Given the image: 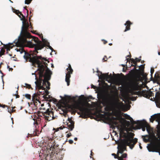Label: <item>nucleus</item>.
Returning a JSON list of instances; mask_svg holds the SVG:
<instances>
[{
  "mask_svg": "<svg viewBox=\"0 0 160 160\" xmlns=\"http://www.w3.org/2000/svg\"><path fill=\"white\" fill-rule=\"evenodd\" d=\"M139 67V69L141 70L143 74H144V65H141Z\"/></svg>",
  "mask_w": 160,
  "mask_h": 160,
  "instance_id": "b1692460",
  "label": "nucleus"
},
{
  "mask_svg": "<svg viewBox=\"0 0 160 160\" xmlns=\"http://www.w3.org/2000/svg\"><path fill=\"white\" fill-rule=\"evenodd\" d=\"M122 71L123 72H125L126 71V70L124 68H123Z\"/></svg>",
  "mask_w": 160,
  "mask_h": 160,
  "instance_id": "0e129e2a",
  "label": "nucleus"
},
{
  "mask_svg": "<svg viewBox=\"0 0 160 160\" xmlns=\"http://www.w3.org/2000/svg\"><path fill=\"white\" fill-rule=\"evenodd\" d=\"M15 108V107H13V108H12V110H11V112H15V111H16V110H14V109H13V108Z\"/></svg>",
  "mask_w": 160,
  "mask_h": 160,
  "instance_id": "49530a36",
  "label": "nucleus"
},
{
  "mask_svg": "<svg viewBox=\"0 0 160 160\" xmlns=\"http://www.w3.org/2000/svg\"><path fill=\"white\" fill-rule=\"evenodd\" d=\"M117 158H118V160H123L122 157H119L118 155V157Z\"/></svg>",
  "mask_w": 160,
  "mask_h": 160,
  "instance_id": "a19ab883",
  "label": "nucleus"
},
{
  "mask_svg": "<svg viewBox=\"0 0 160 160\" xmlns=\"http://www.w3.org/2000/svg\"><path fill=\"white\" fill-rule=\"evenodd\" d=\"M42 97L44 98H52V97L50 95H48V97H45V96H42Z\"/></svg>",
  "mask_w": 160,
  "mask_h": 160,
  "instance_id": "c9c22d12",
  "label": "nucleus"
},
{
  "mask_svg": "<svg viewBox=\"0 0 160 160\" xmlns=\"http://www.w3.org/2000/svg\"><path fill=\"white\" fill-rule=\"evenodd\" d=\"M24 54L26 56L28 57V58L31 57L30 54L28 53L27 52L25 51L24 52Z\"/></svg>",
  "mask_w": 160,
  "mask_h": 160,
  "instance_id": "7c9ffc66",
  "label": "nucleus"
},
{
  "mask_svg": "<svg viewBox=\"0 0 160 160\" xmlns=\"http://www.w3.org/2000/svg\"><path fill=\"white\" fill-rule=\"evenodd\" d=\"M125 117L126 119L131 121L132 128L133 129H140L141 127L143 126L142 123L141 121H137L136 122L134 121L132 118L128 115L125 114Z\"/></svg>",
  "mask_w": 160,
  "mask_h": 160,
  "instance_id": "20e7f679",
  "label": "nucleus"
},
{
  "mask_svg": "<svg viewBox=\"0 0 160 160\" xmlns=\"http://www.w3.org/2000/svg\"><path fill=\"white\" fill-rule=\"evenodd\" d=\"M44 42L46 46L48 47V48L50 49L51 50L52 52H55V50H54L53 48L50 45L49 42H48L47 40H44L43 41Z\"/></svg>",
  "mask_w": 160,
  "mask_h": 160,
  "instance_id": "aec40b11",
  "label": "nucleus"
},
{
  "mask_svg": "<svg viewBox=\"0 0 160 160\" xmlns=\"http://www.w3.org/2000/svg\"><path fill=\"white\" fill-rule=\"evenodd\" d=\"M40 72L42 78H43V79H41V80L38 82V88L40 87L42 88V85L46 86V88L48 90L50 89V83L48 81L50 79L51 77V75L52 74V72L50 70V71H48L47 73H46L45 76H44V73H43L41 70H39Z\"/></svg>",
  "mask_w": 160,
  "mask_h": 160,
  "instance_id": "f03ea898",
  "label": "nucleus"
},
{
  "mask_svg": "<svg viewBox=\"0 0 160 160\" xmlns=\"http://www.w3.org/2000/svg\"><path fill=\"white\" fill-rule=\"evenodd\" d=\"M28 61L31 62L32 65L33 64H36L38 65L37 70H41L43 73H44V76L46 75V74L48 72V71H50V70L48 67V64L44 61H41L38 60V56L35 58L34 57L33 58H31L30 57L27 58Z\"/></svg>",
  "mask_w": 160,
  "mask_h": 160,
  "instance_id": "f257e3e1",
  "label": "nucleus"
},
{
  "mask_svg": "<svg viewBox=\"0 0 160 160\" xmlns=\"http://www.w3.org/2000/svg\"><path fill=\"white\" fill-rule=\"evenodd\" d=\"M134 74L133 75L132 78H134L136 80L139 79L141 77V75L143 74L141 70L139 69H136Z\"/></svg>",
  "mask_w": 160,
  "mask_h": 160,
  "instance_id": "1a4fd4ad",
  "label": "nucleus"
},
{
  "mask_svg": "<svg viewBox=\"0 0 160 160\" xmlns=\"http://www.w3.org/2000/svg\"><path fill=\"white\" fill-rule=\"evenodd\" d=\"M112 156H114V158H117L118 157V155H117L113 153H112Z\"/></svg>",
  "mask_w": 160,
  "mask_h": 160,
  "instance_id": "58836bf2",
  "label": "nucleus"
},
{
  "mask_svg": "<svg viewBox=\"0 0 160 160\" xmlns=\"http://www.w3.org/2000/svg\"><path fill=\"white\" fill-rule=\"evenodd\" d=\"M129 92L132 95H138L139 94V91L135 92L133 90H130L129 91Z\"/></svg>",
  "mask_w": 160,
  "mask_h": 160,
  "instance_id": "4be33fe9",
  "label": "nucleus"
},
{
  "mask_svg": "<svg viewBox=\"0 0 160 160\" xmlns=\"http://www.w3.org/2000/svg\"><path fill=\"white\" fill-rule=\"evenodd\" d=\"M97 72H99L101 74L100 77H99V78L101 79L108 80V79H110L112 78V75L111 74H110V75H109V73H102L101 72L98 71V70Z\"/></svg>",
  "mask_w": 160,
  "mask_h": 160,
  "instance_id": "9d476101",
  "label": "nucleus"
},
{
  "mask_svg": "<svg viewBox=\"0 0 160 160\" xmlns=\"http://www.w3.org/2000/svg\"><path fill=\"white\" fill-rule=\"evenodd\" d=\"M132 24L130 21H127L126 23L124 24L125 26H126L125 29L124 31V32H126L127 31L129 30L130 29V26Z\"/></svg>",
  "mask_w": 160,
  "mask_h": 160,
  "instance_id": "f3484780",
  "label": "nucleus"
},
{
  "mask_svg": "<svg viewBox=\"0 0 160 160\" xmlns=\"http://www.w3.org/2000/svg\"><path fill=\"white\" fill-rule=\"evenodd\" d=\"M93 153L92 152V151H91V158H92V156L93 155Z\"/></svg>",
  "mask_w": 160,
  "mask_h": 160,
  "instance_id": "6e6d98bb",
  "label": "nucleus"
},
{
  "mask_svg": "<svg viewBox=\"0 0 160 160\" xmlns=\"http://www.w3.org/2000/svg\"><path fill=\"white\" fill-rule=\"evenodd\" d=\"M158 138H159L160 137V131H158Z\"/></svg>",
  "mask_w": 160,
  "mask_h": 160,
  "instance_id": "3c124183",
  "label": "nucleus"
},
{
  "mask_svg": "<svg viewBox=\"0 0 160 160\" xmlns=\"http://www.w3.org/2000/svg\"><path fill=\"white\" fill-rule=\"evenodd\" d=\"M135 60L137 63V62H139L141 61V59H139L138 58H136Z\"/></svg>",
  "mask_w": 160,
  "mask_h": 160,
  "instance_id": "4c0bfd02",
  "label": "nucleus"
},
{
  "mask_svg": "<svg viewBox=\"0 0 160 160\" xmlns=\"http://www.w3.org/2000/svg\"><path fill=\"white\" fill-rule=\"evenodd\" d=\"M126 60H127L126 63L127 62H129V64H130V62H131V63H132V64H134V65H135L136 66H137V63L136 61L135 60V59H134L132 58H127Z\"/></svg>",
  "mask_w": 160,
  "mask_h": 160,
  "instance_id": "a211bd4d",
  "label": "nucleus"
},
{
  "mask_svg": "<svg viewBox=\"0 0 160 160\" xmlns=\"http://www.w3.org/2000/svg\"><path fill=\"white\" fill-rule=\"evenodd\" d=\"M90 117H91V119L92 118V113L91 111V116H90Z\"/></svg>",
  "mask_w": 160,
  "mask_h": 160,
  "instance_id": "e2e57ef3",
  "label": "nucleus"
},
{
  "mask_svg": "<svg viewBox=\"0 0 160 160\" xmlns=\"http://www.w3.org/2000/svg\"><path fill=\"white\" fill-rule=\"evenodd\" d=\"M25 85L26 86H29V88H31V85L30 84H28L27 83H25Z\"/></svg>",
  "mask_w": 160,
  "mask_h": 160,
  "instance_id": "8fccbe9b",
  "label": "nucleus"
},
{
  "mask_svg": "<svg viewBox=\"0 0 160 160\" xmlns=\"http://www.w3.org/2000/svg\"><path fill=\"white\" fill-rule=\"evenodd\" d=\"M25 97L28 99H31V96L30 94H26L25 95Z\"/></svg>",
  "mask_w": 160,
  "mask_h": 160,
  "instance_id": "bb28decb",
  "label": "nucleus"
},
{
  "mask_svg": "<svg viewBox=\"0 0 160 160\" xmlns=\"http://www.w3.org/2000/svg\"><path fill=\"white\" fill-rule=\"evenodd\" d=\"M7 68L9 70V71H10V70H11L12 71L13 70V68H10L8 65L7 66Z\"/></svg>",
  "mask_w": 160,
  "mask_h": 160,
  "instance_id": "a18cd8bd",
  "label": "nucleus"
},
{
  "mask_svg": "<svg viewBox=\"0 0 160 160\" xmlns=\"http://www.w3.org/2000/svg\"><path fill=\"white\" fill-rule=\"evenodd\" d=\"M122 66L124 68L126 66V68H127V65L126 64V65L122 64Z\"/></svg>",
  "mask_w": 160,
  "mask_h": 160,
  "instance_id": "bf43d9fd",
  "label": "nucleus"
},
{
  "mask_svg": "<svg viewBox=\"0 0 160 160\" xmlns=\"http://www.w3.org/2000/svg\"><path fill=\"white\" fill-rule=\"evenodd\" d=\"M76 97L79 98L80 100V102H85L86 105H89V103H88V102L90 101V95H89L88 97L85 96L83 95H81L79 96L76 95V96H73V98H75Z\"/></svg>",
  "mask_w": 160,
  "mask_h": 160,
  "instance_id": "6e6552de",
  "label": "nucleus"
},
{
  "mask_svg": "<svg viewBox=\"0 0 160 160\" xmlns=\"http://www.w3.org/2000/svg\"><path fill=\"white\" fill-rule=\"evenodd\" d=\"M19 97V95H16V98H18Z\"/></svg>",
  "mask_w": 160,
  "mask_h": 160,
  "instance_id": "338daca9",
  "label": "nucleus"
},
{
  "mask_svg": "<svg viewBox=\"0 0 160 160\" xmlns=\"http://www.w3.org/2000/svg\"><path fill=\"white\" fill-rule=\"evenodd\" d=\"M10 50V49L9 48H7L6 49V51L7 52H8V51H9Z\"/></svg>",
  "mask_w": 160,
  "mask_h": 160,
  "instance_id": "69168bd1",
  "label": "nucleus"
},
{
  "mask_svg": "<svg viewBox=\"0 0 160 160\" xmlns=\"http://www.w3.org/2000/svg\"><path fill=\"white\" fill-rule=\"evenodd\" d=\"M12 9L13 12L17 14L20 18L21 20L22 21L23 20V17L25 18L26 17H27L28 15V10L27 9L25 10V7L23 8V13L24 14V15L18 10L14 9L12 7Z\"/></svg>",
  "mask_w": 160,
  "mask_h": 160,
  "instance_id": "39448f33",
  "label": "nucleus"
},
{
  "mask_svg": "<svg viewBox=\"0 0 160 160\" xmlns=\"http://www.w3.org/2000/svg\"><path fill=\"white\" fill-rule=\"evenodd\" d=\"M131 57V54H130V55H127L126 57V59H127V58H128H128H130Z\"/></svg>",
  "mask_w": 160,
  "mask_h": 160,
  "instance_id": "603ef678",
  "label": "nucleus"
},
{
  "mask_svg": "<svg viewBox=\"0 0 160 160\" xmlns=\"http://www.w3.org/2000/svg\"><path fill=\"white\" fill-rule=\"evenodd\" d=\"M127 154L126 153H125L123 154L121 156L122 157V158H127Z\"/></svg>",
  "mask_w": 160,
  "mask_h": 160,
  "instance_id": "2f4dec72",
  "label": "nucleus"
},
{
  "mask_svg": "<svg viewBox=\"0 0 160 160\" xmlns=\"http://www.w3.org/2000/svg\"><path fill=\"white\" fill-rule=\"evenodd\" d=\"M74 140H75V141H77V140H78V138H74Z\"/></svg>",
  "mask_w": 160,
  "mask_h": 160,
  "instance_id": "774afa93",
  "label": "nucleus"
},
{
  "mask_svg": "<svg viewBox=\"0 0 160 160\" xmlns=\"http://www.w3.org/2000/svg\"><path fill=\"white\" fill-rule=\"evenodd\" d=\"M39 92L40 93V94H42V95H43L44 93H45V91H39Z\"/></svg>",
  "mask_w": 160,
  "mask_h": 160,
  "instance_id": "de8ad7c7",
  "label": "nucleus"
},
{
  "mask_svg": "<svg viewBox=\"0 0 160 160\" xmlns=\"http://www.w3.org/2000/svg\"><path fill=\"white\" fill-rule=\"evenodd\" d=\"M32 0H25V4H29Z\"/></svg>",
  "mask_w": 160,
  "mask_h": 160,
  "instance_id": "c756f323",
  "label": "nucleus"
},
{
  "mask_svg": "<svg viewBox=\"0 0 160 160\" xmlns=\"http://www.w3.org/2000/svg\"><path fill=\"white\" fill-rule=\"evenodd\" d=\"M38 60H39V59L43 60L45 61H48V63H49V61L47 59V58H45L42 57L41 56H38Z\"/></svg>",
  "mask_w": 160,
  "mask_h": 160,
  "instance_id": "5701e85b",
  "label": "nucleus"
},
{
  "mask_svg": "<svg viewBox=\"0 0 160 160\" xmlns=\"http://www.w3.org/2000/svg\"><path fill=\"white\" fill-rule=\"evenodd\" d=\"M39 89H42V90H45V92H47L48 93H48H49L48 91L47 90H46V88L44 87H43V85H42V88H41V87H40L39 88Z\"/></svg>",
  "mask_w": 160,
  "mask_h": 160,
  "instance_id": "cd10ccee",
  "label": "nucleus"
},
{
  "mask_svg": "<svg viewBox=\"0 0 160 160\" xmlns=\"http://www.w3.org/2000/svg\"><path fill=\"white\" fill-rule=\"evenodd\" d=\"M65 128L66 127H65L64 126H63V127H62V126H61V127H60L59 128L60 129L62 130V129L63 128Z\"/></svg>",
  "mask_w": 160,
  "mask_h": 160,
  "instance_id": "864d4df0",
  "label": "nucleus"
},
{
  "mask_svg": "<svg viewBox=\"0 0 160 160\" xmlns=\"http://www.w3.org/2000/svg\"><path fill=\"white\" fill-rule=\"evenodd\" d=\"M111 122L112 124H115L116 125H118V123L116 121L111 120Z\"/></svg>",
  "mask_w": 160,
  "mask_h": 160,
  "instance_id": "72a5a7b5",
  "label": "nucleus"
},
{
  "mask_svg": "<svg viewBox=\"0 0 160 160\" xmlns=\"http://www.w3.org/2000/svg\"><path fill=\"white\" fill-rule=\"evenodd\" d=\"M129 134L130 135L131 137L132 138H133L134 136V134L132 132H130L129 133Z\"/></svg>",
  "mask_w": 160,
  "mask_h": 160,
  "instance_id": "ea45409f",
  "label": "nucleus"
},
{
  "mask_svg": "<svg viewBox=\"0 0 160 160\" xmlns=\"http://www.w3.org/2000/svg\"><path fill=\"white\" fill-rule=\"evenodd\" d=\"M105 58L106 59L107 58V57L106 56H104V57L102 59V60H103L104 61H106V60H105Z\"/></svg>",
  "mask_w": 160,
  "mask_h": 160,
  "instance_id": "5fc2aeb1",
  "label": "nucleus"
},
{
  "mask_svg": "<svg viewBox=\"0 0 160 160\" xmlns=\"http://www.w3.org/2000/svg\"><path fill=\"white\" fill-rule=\"evenodd\" d=\"M85 113L86 114H87L88 116V117L89 118L90 117V110L89 109L88 110L86 109H85L84 110Z\"/></svg>",
  "mask_w": 160,
  "mask_h": 160,
  "instance_id": "393cba45",
  "label": "nucleus"
},
{
  "mask_svg": "<svg viewBox=\"0 0 160 160\" xmlns=\"http://www.w3.org/2000/svg\"><path fill=\"white\" fill-rule=\"evenodd\" d=\"M152 93L151 91H148L146 90H142L141 92H139V94H141L142 96L148 98L152 97Z\"/></svg>",
  "mask_w": 160,
  "mask_h": 160,
  "instance_id": "9b49d317",
  "label": "nucleus"
},
{
  "mask_svg": "<svg viewBox=\"0 0 160 160\" xmlns=\"http://www.w3.org/2000/svg\"><path fill=\"white\" fill-rule=\"evenodd\" d=\"M156 97H158V98H160V93L158 92H157L156 94Z\"/></svg>",
  "mask_w": 160,
  "mask_h": 160,
  "instance_id": "e433bc0d",
  "label": "nucleus"
},
{
  "mask_svg": "<svg viewBox=\"0 0 160 160\" xmlns=\"http://www.w3.org/2000/svg\"><path fill=\"white\" fill-rule=\"evenodd\" d=\"M19 52H20V53L21 54H22L23 52H24L25 51L24 49H22Z\"/></svg>",
  "mask_w": 160,
  "mask_h": 160,
  "instance_id": "c03bdc74",
  "label": "nucleus"
},
{
  "mask_svg": "<svg viewBox=\"0 0 160 160\" xmlns=\"http://www.w3.org/2000/svg\"><path fill=\"white\" fill-rule=\"evenodd\" d=\"M5 75V74H4L3 73L2 74V76H1V78H2V82L3 83V86H4V81H3V77ZM3 88H4V87H3Z\"/></svg>",
  "mask_w": 160,
  "mask_h": 160,
  "instance_id": "f704fd0d",
  "label": "nucleus"
},
{
  "mask_svg": "<svg viewBox=\"0 0 160 160\" xmlns=\"http://www.w3.org/2000/svg\"><path fill=\"white\" fill-rule=\"evenodd\" d=\"M154 69L153 68H151V78H152V74L154 72Z\"/></svg>",
  "mask_w": 160,
  "mask_h": 160,
  "instance_id": "c85d7f7f",
  "label": "nucleus"
},
{
  "mask_svg": "<svg viewBox=\"0 0 160 160\" xmlns=\"http://www.w3.org/2000/svg\"><path fill=\"white\" fill-rule=\"evenodd\" d=\"M26 88H28V89H30V88H31L32 89V87H31V88H29V86H26Z\"/></svg>",
  "mask_w": 160,
  "mask_h": 160,
  "instance_id": "680f3d73",
  "label": "nucleus"
},
{
  "mask_svg": "<svg viewBox=\"0 0 160 160\" xmlns=\"http://www.w3.org/2000/svg\"><path fill=\"white\" fill-rule=\"evenodd\" d=\"M68 65V67L66 69V70L68 71V72L66 73L65 77V81L67 83L68 86L70 84L69 78L71 77L70 74L72 73L73 71L70 64H69Z\"/></svg>",
  "mask_w": 160,
  "mask_h": 160,
  "instance_id": "0eeeda50",
  "label": "nucleus"
},
{
  "mask_svg": "<svg viewBox=\"0 0 160 160\" xmlns=\"http://www.w3.org/2000/svg\"><path fill=\"white\" fill-rule=\"evenodd\" d=\"M160 113L158 114H155L154 115L151 116V118L150 119V121L151 122H153V121L156 119L157 120L160 119Z\"/></svg>",
  "mask_w": 160,
  "mask_h": 160,
  "instance_id": "dca6fc26",
  "label": "nucleus"
},
{
  "mask_svg": "<svg viewBox=\"0 0 160 160\" xmlns=\"http://www.w3.org/2000/svg\"><path fill=\"white\" fill-rule=\"evenodd\" d=\"M123 141L126 146H129L131 149H132L134 147L135 144L138 142V139L136 138L131 139L128 138L127 139H124Z\"/></svg>",
  "mask_w": 160,
  "mask_h": 160,
  "instance_id": "423d86ee",
  "label": "nucleus"
},
{
  "mask_svg": "<svg viewBox=\"0 0 160 160\" xmlns=\"http://www.w3.org/2000/svg\"><path fill=\"white\" fill-rule=\"evenodd\" d=\"M32 16V15H30V17L29 19V21H28V20H27L26 22V27L24 29V21H22V26L21 28V30L20 32V35L18 36V39L19 40L20 38H21V35L22 34H23V37L24 38H29L30 36H31V35L29 33L28 31V29H32V27L31 25V23L30 22V17Z\"/></svg>",
  "mask_w": 160,
  "mask_h": 160,
  "instance_id": "7ed1b4c3",
  "label": "nucleus"
},
{
  "mask_svg": "<svg viewBox=\"0 0 160 160\" xmlns=\"http://www.w3.org/2000/svg\"><path fill=\"white\" fill-rule=\"evenodd\" d=\"M68 120L69 121V122H70V124H68V123H67V125L68 128V129H69L70 131H72L73 130L74 127V122L71 119H70L69 118H68Z\"/></svg>",
  "mask_w": 160,
  "mask_h": 160,
  "instance_id": "4468645a",
  "label": "nucleus"
},
{
  "mask_svg": "<svg viewBox=\"0 0 160 160\" xmlns=\"http://www.w3.org/2000/svg\"><path fill=\"white\" fill-rule=\"evenodd\" d=\"M58 146V145H56V146H55V144L53 145V144H51V145H49V147L51 148V150L52 149V151H53L54 152L55 151H56V149H57V148Z\"/></svg>",
  "mask_w": 160,
  "mask_h": 160,
  "instance_id": "412c9836",
  "label": "nucleus"
},
{
  "mask_svg": "<svg viewBox=\"0 0 160 160\" xmlns=\"http://www.w3.org/2000/svg\"><path fill=\"white\" fill-rule=\"evenodd\" d=\"M35 93H34L32 96V101H33V104L34 105H35V104L34 103V97H35Z\"/></svg>",
  "mask_w": 160,
  "mask_h": 160,
  "instance_id": "473e14b6",
  "label": "nucleus"
},
{
  "mask_svg": "<svg viewBox=\"0 0 160 160\" xmlns=\"http://www.w3.org/2000/svg\"><path fill=\"white\" fill-rule=\"evenodd\" d=\"M72 136V134L71 133H69L67 135V137L68 138H69L71 137V136Z\"/></svg>",
  "mask_w": 160,
  "mask_h": 160,
  "instance_id": "79ce46f5",
  "label": "nucleus"
},
{
  "mask_svg": "<svg viewBox=\"0 0 160 160\" xmlns=\"http://www.w3.org/2000/svg\"><path fill=\"white\" fill-rule=\"evenodd\" d=\"M0 107H2L3 108H4L5 107H7L8 112H10V110H9V109H8V106L7 105H2L1 104V105H0Z\"/></svg>",
  "mask_w": 160,
  "mask_h": 160,
  "instance_id": "a878e982",
  "label": "nucleus"
},
{
  "mask_svg": "<svg viewBox=\"0 0 160 160\" xmlns=\"http://www.w3.org/2000/svg\"><path fill=\"white\" fill-rule=\"evenodd\" d=\"M32 36L31 35V36H30L29 38H24L23 37V34H22L21 35V38H22V40L23 41L25 42H27L28 43H29V44H32V40L31 41H28L27 40V38H31V37H32ZM21 38H20V39L18 40V41H17V42H18L19 40H20V39Z\"/></svg>",
  "mask_w": 160,
  "mask_h": 160,
  "instance_id": "6ab92c4d",
  "label": "nucleus"
},
{
  "mask_svg": "<svg viewBox=\"0 0 160 160\" xmlns=\"http://www.w3.org/2000/svg\"><path fill=\"white\" fill-rule=\"evenodd\" d=\"M126 145H125L124 141L121 143V144L118 147V153H122L124 151V148L126 147Z\"/></svg>",
  "mask_w": 160,
  "mask_h": 160,
  "instance_id": "ddd939ff",
  "label": "nucleus"
},
{
  "mask_svg": "<svg viewBox=\"0 0 160 160\" xmlns=\"http://www.w3.org/2000/svg\"><path fill=\"white\" fill-rule=\"evenodd\" d=\"M24 58L25 60V62H27L28 61V60L27 58H26V56L24 54L23 57Z\"/></svg>",
  "mask_w": 160,
  "mask_h": 160,
  "instance_id": "37998d69",
  "label": "nucleus"
},
{
  "mask_svg": "<svg viewBox=\"0 0 160 160\" xmlns=\"http://www.w3.org/2000/svg\"><path fill=\"white\" fill-rule=\"evenodd\" d=\"M68 142H69V143H70V144H72L73 143V141L72 140H69V141H68Z\"/></svg>",
  "mask_w": 160,
  "mask_h": 160,
  "instance_id": "09e8293b",
  "label": "nucleus"
},
{
  "mask_svg": "<svg viewBox=\"0 0 160 160\" xmlns=\"http://www.w3.org/2000/svg\"><path fill=\"white\" fill-rule=\"evenodd\" d=\"M35 83L36 84L35 88H36V89L37 88V82L36 81L35 82Z\"/></svg>",
  "mask_w": 160,
  "mask_h": 160,
  "instance_id": "13d9d810",
  "label": "nucleus"
},
{
  "mask_svg": "<svg viewBox=\"0 0 160 160\" xmlns=\"http://www.w3.org/2000/svg\"><path fill=\"white\" fill-rule=\"evenodd\" d=\"M103 43L104 44H105L106 43H107V42L106 40H103Z\"/></svg>",
  "mask_w": 160,
  "mask_h": 160,
  "instance_id": "052dcab7",
  "label": "nucleus"
},
{
  "mask_svg": "<svg viewBox=\"0 0 160 160\" xmlns=\"http://www.w3.org/2000/svg\"><path fill=\"white\" fill-rule=\"evenodd\" d=\"M53 101L54 102H56L57 101V100L56 99H55V98H53Z\"/></svg>",
  "mask_w": 160,
  "mask_h": 160,
  "instance_id": "4d7b16f0",
  "label": "nucleus"
},
{
  "mask_svg": "<svg viewBox=\"0 0 160 160\" xmlns=\"http://www.w3.org/2000/svg\"><path fill=\"white\" fill-rule=\"evenodd\" d=\"M130 67H134V68L132 70H131L130 71H129V73L128 74V75L129 77H132L133 75L134 74L135 71L136 69V66L135 65H133V64H131V65H129Z\"/></svg>",
  "mask_w": 160,
  "mask_h": 160,
  "instance_id": "2eb2a0df",
  "label": "nucleus"
},
{
  "mask_svg": "<svg viewBox=\"0 0 160 160\" xmlns=\"http://www.w3.org/2000/svg\"><path fill=\"white\" fill-rule=\"evenodd\" d=\"M112 103V100L111 98H107L106 100L105 104L106 107L104 108L105 111H109L110 110L109 105Z\"/></svg>",
  "mask_w": 160,
  "mask_h": 160,
  "instance_id": "f8f14e48",
  "label": "nucleus"
}]
</instances>
